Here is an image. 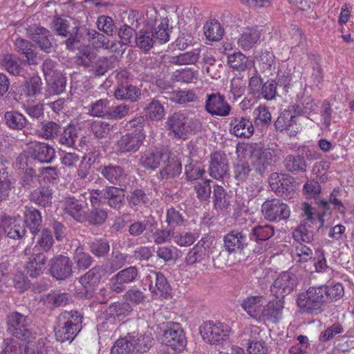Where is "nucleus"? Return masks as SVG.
<instances>
[{"label": "nucleus", "instance_id": "59", "mask_svg": "<svg viewBox=\"0 0 354 354\" xmlns=\"http://www.w3.org/2000/svg\"><path fill=\"white\" fill-rule=\"evenodd\" d=\"M53 243L54 239L51 230L48 228H44L41 230L37 244L33 249H38L44 252H48L53 245Z\"/></svg>", "mask_w": 354, "mask_h": 354}, {"label": "nucleus", "instance_id": "37", "mask_svg": "<svg viewBox=\"0 0 354 354\" xmlns=\"http://www.w3.org/2000/svg\"><path fill=\"white\" fill-rule=\"evenodd\" d=\"M251 333H254V336L250 335L248 339L247 351L249 354H266L268 347L266 343L259 336V328L254 327L251 330Z\"/></svg>", "mask_w": 354, "mask_h": 354}, {"label": "nucleus", "instance_id": "26", "mask_svg": "<svg viewBox=\"0 0 354 354\" xmlns=\"http://www.w3.org/2000/svg\"><path fill=\"white\" fill-rule=\"evenodd\" d=\"M1 66L9 74L14 76L24 77V70L22 66L23 61L16 55L5 54L1 59Z\"/></svg>", "mask_w": 354, "mask_h": 354}, {"label": "nucleus", "instance_id": "57", "mask_svg": "<svg viewBox=\"0 0 354 354\" xmlns=\"http://www.w3.org/2000/svg\"><path fill=\"white\" fill-rule=\"evenodd\" d=\"M77 138V128L73 125H68L59 135L58 142L62 145L71 147L75 145Z\"/></svg>", "mask_w": 354, "mask_h": 354}, {"label": "nucleus", "instance_id": "38", "mask_svg": "<svg viewBox=\"0 0 354 354\" xmlns=\"http://www.w3.org/2000/svg\"><path fill=\"white\" fill-rule=\"evenodd\" d=\"M155 42L154 32L147 28L140 30L136 35V46L145 52L149 50Z\"/></svg>", "mask_w": 354, "mask_h": 354}, {"label": "nucleus", "instance_id": "60", "mask_svg": "<svg viewBox=\"0 0 354 354\" xmlns=\"http://www.w3.org/2000/svg\"><path fill=\"white\" fill-rule=\"evenodd\" d=\"M145 110L146 116L151 120H160L165 115L163 106L156 99H153Z\"/></svg>", "mask_w": 354, "mask_h": 354}, {"label": "nucleus", "instance_id": "17", "mask_svg": "<svg viewBox=\"0 0 354 354\" xmlns=\"http://www.w3.org/2000/svg\"><path fill=\"white\" fill-rule=\"evenodd\" d=\"M97 171L109 183L114 185H120L127 176L122 166L110 162L100 165Z\"/></svg>", "mask_w": 354, "mask_h": 354}, {"label": "nucleus", "instance_id": "27", "mask_svg": "<svg viewBox=\"0 0 354 354\" xmlns=\"http://www.w3.org/2000/svg\"><path fill=\"white\" fill-rule=\"evenodd\" d=\"M128 341L132 353L146 352L151 347L153 339L149 335H142L133 333L124 337Z\"/></svg>", "mask_w": 354, "mask_h": 354}, {"label": "nucleus", "instance_id": "25", "mask_svg": "<svg viewBox=\"0 0 354 354\" xmlns=\"http://www.w3.org/2000/svg\"><path fill=\"white\" fill-rule=\"evenodd\" d=\"M158 225L157 221L153 217L145 218L141 221H136L129 226V232L133 236H145L150 234Z\"/></svg>", "mask_w": 354, "mask_h": 354}, {"label": "nucleus", "instance_id": "16", "mask_svg": "<svg viewBox=\"0 0 354 354\" xmlns=\"http://www.w3.org/2000/svg\"><path fill=\"white\" fill-rule=\"evenodd\" d=\"M274 127L277 131H286L290 137L295 136L299 132L296 113L290 109L283 110L274 122Z\"/></svg>", "mask_w": 354, "mask_h": 354}, {"label": "nucleus", "instance_id": "7", "mask_svg": "<svg viewBox=\"0 0 354 354\" xmlns=\"http://www.w3.org/2000/svg\"><path fill=\"white\" fill-rule=\"evenodd\" d=\"M50 275L59 281L66 280L73 275V263L66 255L57 254L48 262Z\"/></svg>", "mask_w": 354, "mask_h": 354}, {"label": "nucleus", "instance_id": "23", "mask_svg": "<svg viewBox=\"0 0 354 354\" xmlns=\"http://www.w3.org/2000/svg\"><path fill=\"white\" fill-rule=\"evenodd\" d=\"M265 300L263 296H249L242 300L241 306L249 316L261 321Z\"/></svg>", "mask_w": 354, "mask_h": 354}, {"label": "nucleus", "instance_id": "4", "mask_svg": "<svg viewBox=\"0 0 354 354\" xmlns=\"http://www.w3.org/2000/svg\"><path fill=\"white\" fill-rule=\"evenodd\" d=\"M145 140V134L134 131L122 136L115 144V152L118 156L137 152Z\"/></svg>", "mask_w": 354, "mask_h": 354}, {"label": "nucleus", "instance_id": "61", "mask_svg": "<svg viewBox=\"0 0 354 354\" xmlns=\"http://www.w3.org/2000/svg\"><path fill=\"white\" fill-rule=\"evenodd\" d=\"M109 100L100 99L90 105L89 113L93 117L106 118L109 110Z\"/></svg>", "mask_w": 354, "mask_h": 354}, {"label": "nucleus", "instance_id": "32", "mask_svg": "<svg viewBox=\"0 0 354 354\" xmlns=\"http://www.w3.org/2000/svg\"><path fill=\"white\" fill-rule=\"evenodd\" d=\"M52 190L49 187L41 186L30 192L29 199L35 204L46 207L50 206L52 203Z\"/></svg>", "mask_w": 354, "mask_h": 354}, {"label": "nucleus", "instance_id": "22", "mask_svg": "<svg viewBox=\"0 0 354 354\" xmlns=\"http://www.w3.org/2000/svg\"><path fill=\"white\" fill-rule=\"evenodd\" d=\"M29 155L40 162L50 163L55 158V149L44 142H37L28 147Z\"/></svg>", "mask_w": 354, "mask_h": 354}, {"label": "nucleus", "instance_id": "43", "mask_svg": "<svg viewBox=\"0 0 354 354\" xmlns=\"http://www.w3.org/2000/svg\"><path fill=\"white\" fill-rule=\"evenodd\" d=\"M80 328L68 326L64 322H59V326L55 329L56 339L60 342L68 341L71 342L77 333L80 331Z\"/></svg>", "mask_w": 354, "mask_h": 354}, {"label": "nucleus", "instance_id": "5", "mask_svg": "<svg viewBox=\"0 0 354 354\" xmlns=\"http://www.w3.org/2000/svg\"><path fill=\"white\" fill-rule=\"evenodd\" d=\"M162 342L175 352H180L187 344L184 331L180 324L169 322L165 330Z\"/></svg>", "mask_w": 354, "mask_h": 354}, {"label": "nucleus", "instance_id": "58", "mask_svg": "<svg viewBox=\"0 0 354 354\" xmlns=\"http://www.w3.org/2000/svg\"><path fill=\"white\" fill-rule=\"evenodd\" d=\"M344 331V327L340 323H334L320 333L319 340L323 343L334 339L335 341L339 335L342 334Z\"/></svg>", "mask_w": 354, "mask_h": 354}, {"label": "nucleus", "instance_id": "34", "mask_svg": "<svg viewBox=\"0 0 354 354\" xmlns=\"http://www.w3.org/2000/svg\"><path fill=\"white\" fill-rule=\"evenodd\" d=\"M114 95L118 100H129L131 102H135L140 95V91L128 82H122L118 86Z\"/></svg>", "mask_w": 354, "mask_h": 354}, {"label": "nucleus", "instance_id": "46", "mask_svg": "<svg viewBox=\"0 0 354 354\" xmlns=\"http://www.w3.org/2000/svg\"><path fill=\"white\" fill-rule=\"evenodd\" d=\"M187 164L185 166L186 178L188 180H195L205 174V167L202 162L187 158Z\"/></svg>", "mask_w": 354, "mask_h": 354}, {"label": "nucleus", "instance_id": "33", "mask_svg": "<svg viewBox=\"0 0 354 354\" xmlns=\"http://www.w3.org/2000/svg\"><path fill=\"white\" fill-rule=\"evenodd\" d=\"M253 122L256 127L261 130L267 129L272 122V115L266 105H259L254 109Z\"/></svg>", "mask_w": 354, "mask_h": 354}, {"label": "nucleus", "instance_id": "11", "mask_svg": "<svg viewBox=\"0 0 354 354\" xmlns=\"http://www.w3.org/2000/svg\"><path fill=\"white\" fill-rule=\"evenodd\" d=\"M205 110L212 116L230 115L232 106L219 92L207 94L204 106Z\"/></svg>", "mask_w": 354, "mask_h": 354}, {"label": "nucleus", "instance_id": "6", "mask_svg": "<svg viewBox=\"0 0 354 354\" xmlns=\"http://www.w3.org/2000/svg\"><path fill=\"white\" fill-rule=\"evenodd\" d=\"M26 35L44 53H50L55 50L53 37L47 28L37 25L30 26L26 28Z\"/></svg>", "mask_w": 354, "mask_h": 354}, {"label": "nucleus", "instance_id": "50", "mask_svg": "<svg viewBox=\"0 0 354 354\" xmlns=\"http://www.w3.org/2000/svg\"><path fill=\"white\" fill-rule=\"evenodd\" d=\"M339 194V190L334 189L329 197V201H319L317 204L319 209L323 210L324 213L329 212L330 211V205H333L334 208L337 209L339 212L344 213L345 207L342 201L339 200L337 196Z\"/></svg>", "mask_w": 354, "mask_h": 354}, {"label": "nucleus", "instance_id": "10", "mask_svg": "<svg viewBox=\"0 0 354 354\" xmlns=\"http://www.w3.org/2000/svg\"><path fill=\"white\" fill-rule=\"evenodd\" d=\"M188 115L182 112H174L167 118L165 127L172 138L185 140L187 138Z\"/></svg>", "mask_w": 354, "mask_h": 354}, {"label": "nucleus", "instance_id": "36", "mask_svg": "<svg viewBox=\"0 0 354 354\" xmlns=\"http://www.w3.org/2000/svg\"><path fill=\"white\" fill-rule=\"evenodd\" d=\"M200 50L198 49H194L191 51H187L180 53L175 56H168L166 59L167 62L174 65H189L194 64L199 59Z\"/></svg>", "mask_w": 354, "mask_h": 354}, {"label": "nucleus", "instance_id": "1", "mask_svg": "<svg viewBox=\"0 0 354 354\" xmlns=\"http://www.w3.org/2000/svg\"><path fill=\"white\" fill-rule=\"evenodd\" d=\"M321 286H311L306 291L299 292L296 304L302 313L318 315L324 311L326 301Z\"/></svg>", "mask_w": 354, "mask_h": 354}, {"label": "nucleus", "instance_id": "54", "mask_svg": "<svg viewBox=\"0 0 354 354\" xmlns=\"http://www.w3.org/2000/svg\"><path fill=\"white\" fill-rule=\"evenodd\" d=\"M117 129L115 125L104 121H95L91 124V131L97 138H104Z\"/></svg>", "mask_w": 354, "mask_h": 354}, {"label": "nucleus", "instance_id": "18", "mask_svg": "<svg viewBox=\"0 0 354 354\" xmlns=\"http://www.w3.org/2000/svg\"><path fill=\"white\" fill-rule=\"evenodd\" d=\"M229 125L230 133L236 137L249 138L254 133V127L252 122L246 117L231 118Z\"/></svg>", "mask_w": 354, "mask_h": 354}, {"label": "nucleus", "instance_id": "13", "mask_svg": "<svg viewBox=\"0 0 354 354\" xmlns=\"http://www.w3.org/2000/svg\"><path fill=\"white\" fill-rule=\"evenodd\" d=\"M25 254L30 255L26 265L27 274L31 277H37L44 272L46 268L47 257L38 249L26 248Z\"/></svg>", "mask_w": 354, "mask_h": 354}, {"label": "nucleus", "instance_id": "30", "mask_svg": "<svg viewBox=\"0 0 354 354\" xmlns=\"http://www.w3.org/2000/svg\"><path fill=\"white\" fill-rule=\"evenodd\" d=\"M104 199L112 208L119 209L124 204V194L123 189L115 186H107L104 189Z\"/></svg>", "mask_w": 354, "mask_h": 354}, {"label": "nucleus", "instance_id": "29", "mask_svg": "<svg viewBox=\"0 0 354 354\" xmlns=\"http://www.w3.org/2000/svg\"><path fill=\"white\" fill-rule=\"evenodd\" d=\"M163 156L159 150L145 151L140 155L139 164L147 170H155L160 166Z\"/></svg>", "mask_w": 354, "mask_h": 354}, {"label": "nucleus", "instance_id": "62", "mask_svg": "<svg viewBox=\"0 0 354 354\" xmlns=\"http://www.w3.org/2000/svg\"><path fill=\"white\" fill-rule=\"evenodd\" d=\"M59 322L82 329V316L77 310H66L60 314Z\"/></svg>", "mask_w": 354, "mask_h": 354}, {"label": "nucleus", "instance_id": "42", "mask_svg": "<svg viewBox=\"0 0 354 354\" xmlns=\"http://www.w3.org/2000/svg\"><path fill=\"white\" fill-rule=\"evenodd\" d=\"M182 170L181 162L176 158L168 160L167 165L159 171L158 178L170 179L178 176Z\"/></svg>", "mask_w": 354, "mask_h": 354}, {"label": "nucleus", "instance_id": "48", "mask_svg": "<svg viewBox=\"0 0 354 354\" xmlns=\"http://www.w3.org/2000/svg\"><path fill=\"white\" fill-rule=\"evenodd\" d=\"M292 236L297 243H310L314 240V230L310 225L304 223L295 230Z\"/></svg>", "mask_w": 354, "mask_h": 354}, {"label": "nucleus", "instance_id": "28", "mask_svg": "<svg viewBox=\"0 0 354 354\" xmlns=\"http://www.w3.org/2000/svg\"><path fill=\"white\" fill-rule=\"evenodd\" d=\"M283 304V299L277 298L275 300L269 301L266 305H263L261 320L274 322L278 321L281 317L284 308Z\"/></svg>", "mask_w": 354, "mask_h": 354}, {"label": "nucleus", "instance_id": "3", "mask_svg": "<svg viewBox=\"0 0 354 354\" xmlns=\"http://www.w3.org/2000/svg\"><path fill=\"white\" fill-rule=\"evenodd\" d=\"M261 212L270 222H280L287 220L290 215L288 205L277 198L266 201L261 205Z\"/></svg>", "mask_w": 354, "mask_h": 354}, {"label": "nucleus", "instance_id": "21", "mask_svg": "<svg viewBox=\"0 0 354 354\" xmlns=\"http://www.w3.org/2000/svg\"><path fill=\"white\" fill-rule=\"evenodd\" d=\"M229 167L225 156L220 153H213L208 169L210 176L216 180H221L227 175Z\"/></svg>", "mask_w": 354, "mask_h": 354}, {"label": "nucleus", "instance_id": "24", "mask_svg": "<svg viewBox=\"0 0 354 354\" xmlns=\"http://www.w3.org/2000/svg\"><path fill=\"white\" fill-rule=\"evenodd\" d=\"M261 36V31L257 27H247L239 36L237 44L243 50H250L256 46Z\"/></svg>", "mask_w": 354, "mask_h": 354}, {"label": "nucleus", "instance_id": "64", "mask_svg": "<svg viewBox=\"0 0 354 354\" xmlns=\"http://www.w3.org/2000/svg\"><path fill=\"white\" fill-rule=\"evenodd\" d=\"M89 249L92 254L97 257H105L110 250L109 241L104 239H95L89 243Z\"/></svg>", "mask_w": 354, "mask_h": 354}, {"label": "nucleus", "instance_id": "39", "mask_svg": "<svg viewBox=\"0 0 354 354\" xmlns=\"http://www.w3.org/2000/svg\"><path fill=\"white\" fill-rule=\"evenodd\" d=\"M274 228L268 224L257 225L252 227L249 233V238L251 241L256 242L266 241L273 236Z\"/></svg>", "mask_w": 354, "mask_h": 354}, {"label": "nucleus", "instance_id": "56", "mask_svg": "<svg viewBox=\"0 0 354 354\" xmlns=\"http://www.w3.org/2000/svg\"><path fill=\"white\" fill-rule=\"evenodd\" d=\"M48 85L50 93L53 94L62 93L66 87V78L61 73H54L48 78Z\"/></svg>", "mask_w": 354, "mask_h": 354}, {"label": "nucleus", "instance_id": "35", "mask_svg": "<svg viewBox=\"0 0 354 354\" xmlns=\"http://www.w3.org/2000/svg\"><path fill=\"white\" fill-rule=\"evenodd\" d=\"M41 220V215L39 210L32 207H26L24 222L32 234L39 232Z\"/></svg>", "mask_w": 354, "mask_h": 354}, {"label": "nucleus", "instance_id": "8", "mask_svg": "<svg viewBox=\"0 0 354 354\" xmlns=\"http://www.w3.org/2000/svg\"><path fill=\"white\" fill-rule=\"evenodd\" d=\"M297 283L298 278L294 273L283 272L274 281L270 291L277 298L283 299L294 290Z\"/></svg>", "mask_w": 354, "mask_h": 354}, {"label": "nucleus", "instance_id": "31", "mask_svg": "<svg viewBox=\"0 0 354 354\" xmlns=\"http://www.w3.org/2000/svg\"><path fill=\"white\" fill-rule=\"evenodd\" d=\"M63 209L65 214L71 216L77 221L82 222L84 218L82 204L74 197L65 198L63 202Z\"/></svg>", "mask_w": 354, "mask_h": 354}, {"label": "nucleus", "instance_id": "47", "mask_svg": "<svg viewBox=\"0 0 354 354\" xmlns=\"http://www.w3.org/2000/svg\"><path fill=\"white\" fill-rule=\"evenodd\" d=\"M204 34L209 41H219L223 36L224 30L217 20L207 21L204 26Z\"/></svg>", "mask_w": 354, "mask_h": 354}, {"label": "nucleus", "instance_id": "9", "mask_svg": "<svg viewBox=\"0 0 354 354\" xmlns=\"http://www.w3.org/2000/svg\"><path fill=\"white\" fill-rule=\"evenodd\" d=\"M229 327L221 322H207L200 328V333L203 339L211 344H217L227 339Z\"/></svg>", "mask_w": 354, "mask_h": 354}, {"label": "nucleus", "instance_id": "53", "mask_svg": "<svg viewBox=\"0 0 354 354\" xmlns=\"http://www.w3.org/2000/svg\"><path fill=\"white\" fill-rule=\"evenodd\" d=\"M61 131L59 124L53 121L42 122L39 129L37 130V135L45 139H53L58 135Z\"/></svg>", "mask_w": 354, "mask_h": 354}, {"label": "nucleus", "instance_id": "41", "mask_svg": "<svg viewBox=\"0 0 354 354\" xmlns=\"http://www.w3.org/2000/svg\"><path fill=\"white\" fill-rule=\"evenodd\" d=\"M205 242L202 239L194 246L187 253L185 257V263L188 266H194L201 262L207 253Z\"/></svg>", "mask_w": 354, "mask_h": 354}, {"label": "nucleus", "instance_id": "63", "mask_svg": "<svg viewBox=\"0 0 354 354\" xmlns=\"http://www.w3.org/2000/svg\"><path fill=\"white\" fill-rule=\"evenodd\" d=\"M277 88L276 80H269L263 84L257 97L263 98L268 101L274 100L277 95Z\"/></svg>", "mask_w": 354, "mask_h": 354}, {"label": "nucleus", "instance_id": "20", "mask_svg": "<svg viewBox=\"0 0 354 354\" xmlns=\"http://www.w3.org/2000/svg\"><path fill=\"white\" fill-rule=\"evenodd\" d=\"M25 232V227L11 218H4L0 223V240L3 238L19 239L24 236Z\"/></svg>", "mask_w": 354, "mask_h": 354}, {"label": "nucleus", "instance_id": "44", "mask_svg": "<svg viewBox=\"0 0 354 354\" xmlns=\"http://www.w3.org/2000/svg\"><path fill=\"white\" fill-rule=\"evenodd\" d=\"M6 125L12 129L21 130L26 127L28 120L25 116L17 111H7L4 114Z\"/></svg>", "mask_w": 354, "mask_h": 354}, {"label": "nucleus", "instance_id": "49", "mask_svg": "<svg viewBox=\"0 0 354 354\" xmlns=\"http://www.w3.org/2000/svg\"><path fill=\"white\" fill-rule=\"evenodd\" d=\"M167 98L169 99L173 102L180 104L194 102L198 100V97L193 90L174 91L169 94V97Z\"/></svg>", "mask_w": 354, "mask_h": 354}, {"label": "nucleus", "instance_id": "52", "mask_svg": "<svg viewBox=\"0 0 354 354\" xmlns=\"http://www.w3.org/2000/svg\"><path fill=\"white\" fill-rule=\"evenodd\" d=\"M326 304L339 299L343 297L344 290L342 283H336L331 286H321Z\"/></svg>", "mask_w": 354, "mask_h": 354}, {"label": "nucleus", "instance_id": "12", "mask_svg": "<svg viewBox=\"0 0 354 354\" xmlns=\"http://www.w3.org/2000/svg\"><path fill=\"white\" fill-rule=\"evenodd\" d=\"M274 151L271 149H254L251 153L252 175H262L274 162Z\"/></svg>", "mask_w": 354, "mask_h": 354}, {"label": "nucleus", "instance_id": "51", "mask_svg": "<svg viewBox=\"0 0 354 354\" xmlns=\"http://www.w3.org/2000/svg\"><path fill=\"white\" fill-rule=\"evenodd\" d=\"M42 84L41 77L35 75L25 82L24 93L27 97H36L41 93Z\"/></svg>", "mask_w": 354, "mask_h": 354}, {"label": "nucleus", "instance_id": "15", "mask_svg": "<svg viewBox=\"0 0 354 354\" xmlns=\"http://www.w3.org/2000/svg\"><path fill=\"white\" fill-rule=\"evenodd\" d=\"M223 241L229 253L241 252L248 245L247 233L244 230H232L224 236Z\"/></svg>", "mask_w": 354, "mask_h": 354}, {"label": "nucleus", "instance_id": "14", "mask_svg": "<svg viewBox=\"0 0 354 354\" xmlns=\"http://www.w3.org/2000/svg\"><path fill=\"white\" fill-rule=\"evenodd\" d=\"M138 276V270L136 266H130L119 271L110 279V288L120 293L126 289L127 284L134 282Z\"/></svg>", "mask_w": 354, "mask_h": 354}, {"label": "nucleus", "instance_id": "55", "mask_svg": "<svg viewBox=\"0 0 354 354\" xmlns=\"http://www.w3.org/2000/svg\"><path fill=\"white\" fill-rule=\"evenodd\" d=\"M108 213L102 207L91 208L90 212L86 216V221L91 225H101L105 223Z\"/></svg>", "mask_w": 354, "mask_h": 354}, {"label": "nucleus", "instance_id": "19", "mask_svg": "<svg viewBox=\"0 0 354 354\" xmlns=\"http://www.w3.org/2000/svg\"><path fill=\"white\" fill-rule=\"evenodd\" d=\"M132 308L129 302H115L105 310L103 317L113 324L116 320L120 321L128 316Z\"/></svg>", "mask_w": 354, "mask_h": 354}, {"label": "nucleus", "instance_id": "45", "mask_svg": "<svg viewBox=\"0 0 354 354\" xmlns=\"http://www.w3.org/2000/svg\"><path fill=\"white\" fill-rule=\"evenodd\" d=\"M283 165L286 170L290 172H304L307 167V163L304 158L300 155L290 154L286 156L283 160Z\"/></svg>", "mask_w": 354, "mask_h": 354}, {"label": "nucleus", "instance_id": "40", "mask_svg": "<svg viewBox=\"0 0 354 354\" xmlns=\"http://www.w3.org/2000/svg\"><path fill=\"white\" fill-rule=\"evenodd\" d=\"M116 58L115 56H110L109 57H97L94 60L89 67L91 68V71L96 76L104 75L109 69L114 67Z\"/></svg>", "mask_w": 354, "mask_h": 354}, {"label": "nucleus", "instance_id": "2", "mask_svg": "<svg viewBox=\"0 0 354 354\" xmlns=\"http://www.w3.org/2000/svg\"><path fill=\"white\" fill-rule=\"evenodd\" d=\"M6 332L21 341L30 342L35 338L32 333V321L17 311L11 312L6 319Z\"/></svg>", "mask_w": 354, "mask_h": 354}]
</instances>
